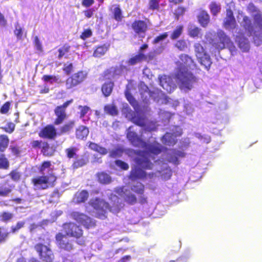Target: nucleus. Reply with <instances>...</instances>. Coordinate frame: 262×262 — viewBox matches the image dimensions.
Returning a JSON list of instances; mask_svg holds the SVG:
<instances>
[{
	"label": "nucleus",
	"mask_w": 262,
	"mask_h": 262,
	"mask_svg": "<svg viewBox=\"0 0 262 262\" xmlns=\"http://www.w3.org/2000/svg\"><path fill=\"white\" fill-rule=\"evenodd\" d=\"M136 130L134 126L129 127L127 130V138L133 145L141 147L143 151L135 159L137 166L132 170L130 179L134 181L146 178L147 174L141 168L149 169L155 166L157 170L155 173L156 176H160L163 179H169L171 176V170L168 164L161 160L155 161V164H153L149 159H155L154 156L161 152L162 146L155 141L153 142L150 140L145 142L138 136L135 132Z\"/></svg>",
	"instance_id": "obj_1"
},
{
	"label": "nucleus",
	"mask_w": 262,
	"mask_h": 262,
	"mask_svg": "<svg viewBox=\"0 0 262 262\" xmlns=\"http://www.w3.org/2000/svg\"><path fill=\"white\" fill-rule=\"evenodd\" d=\"M248 10L252 13L254 18V25L252 26L249 17L245 16L241 11H238L237 19L243 26L247 35L253 36L254 42L256 46L262 43V15L260 11L253 4H249Z\"/></svg>",
	"instance_id": "obj_2"
},
{
	"label": "nucleus",
	"mask_w": 262,
	"mask_h": 262,
	"mask_svg": "<svg viewBox=\"0 0 262 262\" xmlns=\"http://www.w3.org/2000/svg\"><path fill=\"white\" fill-rule=\"evenodd\" d=\"M180 59V61L176 62L178 71L175 74V79L179 88L188 92L193 88L196 78L187 68L193 69L195 64L192 58L186 54L181 55Z\"/></svg>",
	"instance_id": "obj_3"
},
{
	"label": "nucleus",
	"mask_w": 262,
	"mask_h": 262,
	"mask_svg": "<svg viewBox=\"0 0 262 262\" xmlns=\"http://www.w3.org/2000/svg\"><path fill=\"white\" fill-rule=\"evenodd\" d=\"M125 96L130 104L134 108L136 113L133 112L127 104L123 105L122 112L126 114V117L136 125L142 127L141 136L143 137V134L147 132H150L156 129L157 125L155 123L151 122L147 123L144 115L140 112L137 101L128 92L125 93Z\"/></svg>",
	"instance_id": "obj_4"
},
{
	"label": "nucleus",
	"mask_w": 262,
	"mask_h": 262,
	"mask_svg": "<svg viewBox=\"0 0 262 262\" xmlns=\"http://www.w3.org/2000/svg\"><path fill=\"white\" fill-rule=\"evenodd\" d=\"M110 204L106 203L103 200L96 198L92 199L90 205L94 208L96 216L104 219L107 210L114 213L118 212L123 207L119 199L115 194L111 193L109 196Z\"/></svg>",
	"instance_id": "obj_5"
},
{
	"label": "nucleus",
	"mask_w": 262,
	"mask_h": 262,
	"mask_svg": "<svg viewBox=\"0 0 262 262\" xmlns=\"http://www.w3.org/2000/svg\"><path fill=\"white\" fill-rule=\"evenodd\" d=\"M205 38L209 43L217 50H221L227 48L232 55L236 52L235 47L230 38L222 30H219L216 33L208 32L205 35Z\"/></svg>",
	"instance_id": "obj_6"
},
{
	"label": "nucleus",
	"mask_w": 262,
	"mask_h": 262,
	"mask_svg": "<svg viewBox=\"0 0 262 262\" xmlns=\"http://www.w3.org/2000/svg\"><path fill=\"white\" fill-rule=\"evenodd\" d=\"M141 88L142 89L144 92L143 93L141 92L142 97L145 96L144 101L146 102V98L148 96L152 97L155 100L159 103H167L169 102V98H168L162 92L157 90L156 92H152L151 94L148 92V87L144 84H141Z\"/></svg>",
	"instance_id": "obj_7"
},
{
	"label": "nucleus",
	"mask_w": 262,
	"mask_h": 262,
	"mask_svg": "<svg viewBox=\"0 0 262 262\" xmlns=\"http://www.w3.org/2000/svg\"><path fill=\"white\" fill-rule=\"evenodd\" d=\"M194 48L199 61L206 70H208L212 63L209 55L206 53L204 48L200 43H195L194 45Z\"/></svg>",
	"instance_id": "obj_8"
},
{
	"label": "nucleus",
	"mask_w": 262,
	"mask_h": 262,
	"mask_svg": "<svg viewBox=\"0 0 262 262\" xmlns=\"http://www.w3.org/2000/svg\"><path fill=\"white\" fill-rule=\"evenodd\" d=\"M234 7V3L231 2L229 4V8L226 9V17L224 18L223 22V26L226 30H233L235 29L237 26L235 19L231 10V8Z\"/></svg>",
	"instance_id": "obj_9"
},
{
	"label": "nucleus",
	"mask_w": 262,
	"mask_h": 262,
	"mask_svg": "<svg viewBox=\"0 0 262 262\" xmlns=\"http://www.w3.org/2000/svg\"><path fill=\"white\" fill-rule=\"evenodd\" d=\"M35 249L42 261L53 262L54 256L52 250L48 246L42 244H38L35 245Z\"/></svg>",
	"instance_id": "obj_10"
},
{
	"label": "nucleus",
	"mask_w": 262,
	"mask_h": 262,
	"mask_svg": "<svg viewBox=\"0 0 262 262\" xmlns=\"http://www.w3.org/2000/svg\"><path fill=\"white\" fill-rule=\"evenodd\" d=\"M182 129L179 126H174L172 129V133H167L162 138V142L163 144L173 146L176 143V138L181 135Z\"/></svg>",
	"instance_id": "obj_11"
},
{
	"label": "nucleus",
	"mask_w": 262,
	"mask_h": 262,
	"mask_svg": "<svg viewBox=\"0 0 262 262\" xmlns=\"http://www.w3.org/2000/svg\"><path fill=\"white\" fill-rule=\"evenodd\" d=\"M87 73L84 71H79L74 74L66 81V88L71 89L82 82L86 77Z\"/></svg>",
	"instance_id": "obj_12"
},
{
	"label": "nucleus",
	"mask_w": 262,
	"mask_h": 262,
	"mask_svg": "<svg viewBox=\"0 0 262 262\" xmlns=\"http://www.w3.org/2000/svg\"><path fill=\"white\" fill-rule=\"evenodd\" d=\"M56 178L51 175L50 177H39L32 180L36 189H44L48 187L51 182H54Z\"/></svg>",
	"instance_id": "obj_13"
},
{
	"label": "nucleus",
	"mask_w": 262,
	"mask_h": 262,
	"mask_svg": "<svg viewBox=\"0 0 262 262\" xmlns=\"http://www.w3.org/2000/svg\"><path fill=\"white\" fill-rule=\"evenodd\" d=\"M72 217L78 223L82 224L86 228H89L95 225V222L86 215L75 211L71 214Z\"/></svg>",
	"instance_id": "obj_14"
},
{
	"label": "nucleus",
	"mask_w": 262,
	"mask_h": 262,
	"mask_svg": "<svg viewBox=\"0 0 262 262\" xmlns=\"http://www.w3.org/2000/svg\"><path fill=\"white\" fill-rule=\"evenodd\" d=\"M167 161L175 165L180 163L179 159L184 158L185 154L183 151L176 149H169L166 151Z\"/></svg>",
	"instance_id": "obj_15"
},
{
	"label": "nucleus",
	"mask_w": 262,
	"mask_h": 262,
	"mask_svg": "<svg viewBox=\"0 0 262 262\" xmlns=\"http://www.w3.org/2000/svg\"><path fill=\"white\" fill-rule=\"evenodd\" d=\"M160 85L167 92L171 93L176 88V84L170 76L163 75L159 77Z\"/></svg>",
	"instance_id": "obj_16"
},
{
	"label": "nucleus",
	"mask_w": 262,
	"mask_h": 262,
	"mask_svg": "<svg viewBox=\"0 0 262 262\" xmlns=\"http://www.w3.org/2000/svg\"><path fill=\"white\" fill-rule=\"evenodd\" d=\"M73 100L71 99L64 103L63 105L57 106L55 110V113L57 117L56 120L55 121V123L57 125L62 123L63 120L66 118V114L65 113V110L67 107L72 102Z\"/></svg>",
	"instance_id": "obj_17"
},
{
	"label": "nucleus",
	"mask_w": 262,
	"mask_h": 262,
	"mask_svg": "<svg viewBox=\"0 0 262 262\" xmlns=\"http://www.w3.org/2000/svg\"><path fill=\"white\" fill-rule=\"evenodd\" d=\"M115 192L129 204H133L136 202L135 196L124 187L116 188Z\"/></svg>",
	"instance_id": "obj_18"
},
{
	"label": "nucleus",
	"mask_w": 262,
	"mask_h": 262,
	"mask_svg": "<svg viewBox=\"0 0 262 262\" xmlns=\"http://www.w3.org/2000/svg\"><path fill=\"white\" fill-rule=\"evenodd\" d=\"M63 228L68 235L79 237L82 234V230L74 223L64 224Z\"/></svg>",
	"instance_id": "obj_19"
},
{
	"label": "nucleus",
	"mask_w": 262,
	"mask_h": 262,
	"mask_svg": "<svg viewBox=\"0 0 262 262\" xmlns=\"http://www.w3.org/2000/svg\"><path fill=\"white\" fill-rule=\"evenodd\" d=\"M235 36V41L237 43L239 48L243 52H247L250 48L249 40L239 32L233 34Z\"/></svg>",
	"instance_id": "obj_20"
},
{
	"label": "nucleus",
	"mask_w": 262,
	"mask_h": 262,
	"mask_svg": "<svg viewBox=\"0 0 262 262\" xmlns=\"http://www.w3.org/2000/svg\"><path fill=\"white\" fill-rule=\"evenodd\" d=\"M56 238L57 244L60 248L67 251H70L73 249V245L70 242L67 236L59 233L56 235Z\"/></svg>",
	"instance_id": "obj_21"
},
{
	"label": "nucleus",
	"mask_w": 262,
	"mask_h": 262,
	"mask_svg": "<svg viewBox=\"0 0 262 262\" xmlns=\"http://www.w3.org/2000/svg\"><path fill=\"white\" fill-rule=\"evenodd\" d=\"M132 27L134 31L138 34L140 37H143L144 36V33L146 30L147 26L143 21H136L133 24Z\"/></svg>",
	"instance_id": "obj_22"
},
{
	"label": "nucleus",
	"mask_w": 262,
	"mask_h": 262,
	"mask_svg": "<svg viewBox=\"0 0 262 262\" xmlns=\"http://www.w3.org/2000/svg\"><path fill=\"white\" fill-rule=\"evenodd\" d=\"M56 135V130L52 125L47 126L39 133L40 137L49 139H53Z\"/></svg>",
	"instance_id": "obj_23"
},
{
	"label": "nucleus",
	"mask_w": 262,
	"mask_h": 262,
	"mask_svg": "<svg viewBox=\"0 0 262 262\" xmlns=\"http://www.w3.org/2000/svg\"><path fill=\"white\" fill-rule=\"evenodd\" d=\"M88 192L85 190L77 192L75 195L74 201L77 203L84 202L88 199Z\"/></svg>",
	"instance_id": "obj_24"
},
{
	"label": "nucleus",
	"mask_w": 262,
	"mask_h": 262,
	"mask_svg": "<svg viewBox=\"0 0 262 262\" xmlns=\"http://www.w3.org/2000/svg\"><path fill=\"white\" fill-rule=\"evenodd\" d=\"M123 67L120 66L116 68H112L108 71V74L110 76H108L109 79H116L117 77L122 73Z\"/></svg>",
	"instance_id": "obj_25"
},
{
	"label": "nucleus",
	"mask_w": 262,
	"mask_h": 262,
	"mask_svg": "<svg viewBox=\"0 0 262 262\" xmlns=\"http://www.w3.org/2000/svg\"><path fill=\"white\" fill-rule=\"evenodd\" d=\"M89 147L92 150L98 152L101 155H105L108 152L107 150L105 148L93 142H90L89 143Z\"/></svg>",
	"instance_id": "obj_26"
},
{
	"label": "nucleus",
	"mask_w": 262,
	"mask_h": 262,
	"mask_svg": "<svg viewBox=\"0 0 262 262\" xmlns=\"http://www.w3.org/2000/svg\"><path fill=\"white\" fill-rule=\"evenodd\" d=\"M198 19L203 27H206L209 21V16L207 12L201 11L198 15Z\"/></svg>",
	"instance_id": "obj_27"
},
{
	"label": "nucleus",
	"mask_w": 262,
	"mask_h": 262,
	"mask_svg": "<svg viewBox=\"0 0 262 262\" xmlns=\"http://www.w3.org/2000/svg\"><path fill=\"white\" fill-rule=\"evenodd\" d=\"M89 133V129L84 126H80L76 132V135L77 138L83 139L86 138Z\"/></svg>",
	"instance_id": "obj_28"
},
{
	"label": "nucleus",
	"mask_w": 262,
	"mask_h": 262,
	"mask_svg": "<svg viewBox=\"0 0 262 262\" xmlns=\"http://www.w3.org/2000/svg\"><path fill=\"white\" fill-rule=\"evenodd\" d=\"M97 177L99 182L102 184H109L112 181V179L110 175L104 172L98 173Z\"/></svg>",
	"instance_id": "obj_29"
},
{
	"label": "nucleus",
	"mask_w": 262,
	"mask_h": 262,
	"mask_svg": "<svg viewBox=\"0 0 262 262\" xmlns=\"http://www.w3.org/2000/svg\"><path fill=\"white\" fill-rule=\"evenodd\" d=\"M113 86V83L112 82H106L102 85L101 89L102 92L105 97H107L110 95L112 93Z\"/></svg>",
	"instance_id": "obj_30"
},
{
	"label": "nucleus",
	"mask_w": 262,
	"mask_h": 262,
	"mask_svg": "<svg viewBox=\"0 0 262 262\" xmlns=\"http://www.w3.org/2000/svg\"><path fill=\"white\" fill-rule=\"evenodd\" d=\"M145 58V55L142 53H140L138 55L132 57L130 58L128 61V63L130 65H135L138 63L140 62L143 60Z\"/></svg>",
	"instance_id": "obj_31"
},
{
	"label": "nucleus",
	"mask_w": 262,
	"mask_h": 262,
	"mask_svg": "<svg viewBox=\"0 0 262 262\" xmlns=\"http://www.w3.org/2000/svg\"><path fill=\"white\" fill-rule=\"evenodd\" d=\"M201 33V29L198 27L193 26L189 25L188 27V34L192 37H199Z\"/></svg>",
	"instance_id": "obj_32"
},
{
	"label": "nucleus",
	"mask_w": 262,
	"mask_h": 262,
	"mask_svg": "<svg viewBox=\"0 0 262 262\" xmlns=\"http://www.w3.org/2000/svg\"><path fill=\"white\" fill-rule=\"evenodd\" d=\"M9 143V139L6 136H0V151H4L7 147Z\"/></svg>",
	"instance_id": "obj_33"
},
{
	"label": "nucleus",
	"mask_w": 262,
	"mask_h": 262,
	"mask_svg": "<svg viewBox=\"0 0 262 262\" xmlns=\"http://www.w3.org/2000/svg\"><path fill=\"white\" fill-rule=\"evenodd\" d=\"M209 8L211 13L213 15H216L220 12L221 5L219 4L212 2L209 5Z\"/></svg>",
	"instance_id": "obj_34"
},
{
	"label": "nucleus",
	"mask_w": 262,
	"mask_h": 262,
	"mask_svg": "<svg viewBox=\"0 0 262 262\" xmlns=\"http://www.w3.org/2000/svg\"><path fill=\"white\" fill-rule=\"evenodd\" d=\"M104 111L111 115H116L118 113V110L116 107L113 104H108L104 107Z\"/></svg>",
	"instance_id": "obj_35"
},
{
	"label": "nucleus",
	"mask_w": 262,
	"mask_h": 262,
	"mask_svg": "<svg viewBox=\"0 0 262 262\" xmlns=\"http://www.w3.org/2000/svg\"><path fill=\"white\" fill-rule=\"evenodd\" d=\"M107 50V48L104 46L99 47L94 51L93 55L96 57H100L103 55Z\"/></svg>",
	"instance_id": "obj_36"
},
{
	"label": "nucleus",
	"mask_w": 262,
	"mask_h": 262,
	"mask_svg": "<svg viewBox=\"0 0 262 262\" xmlns=\"http://www.w3.org/2000/svg\"><path fill=\"white\" fill-rule=\"evenodd\" d=\"M42 80L46 82L53 84L54 83L58 82L59 78L53 75H44L42 77Z\"/></svg>",
	"instance_id": "obj_37"
},
{
	"label": "nucleus",
	"mask_w": 262,
	"mask_h": 262,
	"mask_svg": "<svg viewBox=\"0 0 262 262\" xmlns=\"http://www.w3.org/2000/svg\"><path fill=\"white\" fill-rule=\"evenodd\" d=\"M183 32V26H180L176 28V29L172 33L170 38L171 39H176L179 38L182 34Z\"/></svg>",
	"instance_id": "obj_38"
},
{
	"label": "nucleus",
	"mask_w": 262,
	"mask_h": 262,
	"mask_svg": "<svg viewBox=\"0 0 262 262\" xmlns=\"http://www.w3.org/2000/svg\"><path fill=\"white\" fill-rule=\"evenodd\" d=\"M51 164L50 162H48V161L44 162L42 163L41 167L40 169V172L43 174H45V173L49 172L50 171V170L51 169Z\"/></svg>",
	"instance_id": "obj_39"
},
{
	"label": "nucleus",
	"mask_w": 262,
	"mask_h": 262,
	"mask_svg": "<svg viewBox=\"0 0 262 262\" xmlns=\"http://www.w3.org/2000/svg\"><path fill=\"white\" fill-rule=\"evenodd\" d=\"M15 28L14 31L15 35L17 39H21L23 34V28L18 24L15 25Z\"/></svg>",
	"instance_id": "obj_40"
},
{
	"label": "nucleus",
	"mask_w": 262,
	"mask_h": 262,
	"mask_svg": "<svg viewBox=\"0 0 262 262\" xmlns=\"http://www.w3.org/2000/svg\"><path fill=\"white\" fill-rule=\"evenodd\" d=\"M132 189L138 193H142L144 190V186L141 183L137 182L133 185Z\"/></svg>",
	"instance_id": "obj_41"
},
{
	"label": "nucleus",
	"mask_w": 262,
	"mask_h": 262,
	"mask_svg": "<svg viewBox=\"0 0 262 262\" xmlns=\"http://www.w3.org/2000/svg\"><path fill=\"white\" fill-rule=\"evenodd\" d=\"M175 47L180 51H185L187 48V45L185 40L181 39L177 41Z\"/></svg>",
	"instance_id": "obj_42"
},
{
	"label": "nucleus",
	"mask_w": 262,
	"mask_h": 262,
	"mask_svg": "<svg viewBox=\"0 0 262 262\" xmlns=\"http://www.w3.org/2000/svg\"><path fill=\"white\" fill-rule=\"evenodd\" d=\"M168 35L167 32H165L162 34L159 35L156 37L153 41V43L157 45L160 43H162L165 39H166Z\"/></svg>",
	"instance_id": "obj_43"
},
{
	"label": "nucleus",
	"mask_w": 262,
	"mask_h": 262,
	"mask_svg": "<svg viewBox=\"0 0 262 262\" xmlns=\"http://www.w3.org/2000/svg\"><path fill=\"white\" fill-rule=\"evenodd\" d=\"M9 166L8 160L5 158L4 155H0V168H7Z\"/></svg>",
	"instance_id": "obj_44"
},
{
	"label": "nucleus",
	"mask_w": 262,
	"mask_h": 262,
	"mask_svg": "<svg viewBox=\"0 0 262 262\" xmlns=\"http://www.w3.org/2000/svg\"><path fill=\"white\" fill-rule=\"evenodd\" d=\"M33 42L35 49L39 52H42V44L37 36L34 37Z\"/></svg>",
	"instance_id": "obj_45"
},
{
	"label": "nucleus",
	"mask_w": 262,
	"mask_h": 262,
	"mask_svg": "<svg viewBox=\"0 0 262 262\" xmlns=\"http://www.w3.org/2000/svg\"><path fill=\"white\" fill-rule=\"evenodd\" d=\"M114 14L115 19L117 21H120L122 19V16L121 10L119 7H116L114 9Z\"/></svg>",
	"instance_id": "obj_46"
},
{
	"label": "nucleus",
	"mask_w": 262,
	"mask_h": 262,
	"mask_svg": "<svg viewBox=\"0 0 262 262\" xmlns=\"http://www.w3.org/2000/svg\"><path fill=\"white\" fill-rule=\"evenodd\" d=\"M70 47L67 45H65L60 48L58 50L59 55L58 58L60 59L62 57H63L69 51Z\"/></svg>",
	"instance_id": "obj_47"
},
{
	"label": "nucleus",
	"mask_w": 262,
	"mask_h": 262,
	"mask_svg": "<svg viewBox=\"0 0 262 262\" xmlns=\"http://www.w3.org/2000/svg\"><path fill=\"white\" fill-rule=\"evenodd\" d=\"M159 116L162 119H164L165 122L168 121L171 116L170 113L162 110H160L159 112Z\"/></svg>",
	"instance_id": "obj_48"
},
{
	"label": "nucleus",
	"mask_w": 262,
	"mask_h": 262,
	"mask_svg": "<svg viewBox=\"0 0 262 262\" xmlns=\"http://www.w3.org/2000/svg\"><path fill=\"white\" fill-rule=\"evenodd\" d=\"M74 126V122H70L66 124L64 126H63L61 128V132L62 133H65L67 132H68L69 130H70L72 128H73Z\"/></svg>",
	"instance_id": "obj_49"
},
{
	"label": "nucleus",
	"mask_w": 262,
	"mask_h": 262,
	"mask_svg": "<svg viewBox=\"0 0 262 262\" xmlns=\"http://www.w3.org/2000/svg\"><path fill=\"white\" fill-rule=\"evenodd\" d=\"M76 151H77V149L76 148H67L66 150V152L67 154V157L69 158H75V156H76Z\"/></svg>",
	"instance_id": "obj_50"
},
{
	"label": "nucleus",
	"mask_w": 262,
	"mask_h": 262,
	"mask_svg": "<svg viewBox=\"0 0 262 262\" xmlns=\"http://www.w3.org/2000/svg\"><path fill=\"white\" fill-rule=\"evenodd\" d=\"M87 162H88V160L86 159H81L75 161L73 163V167L75 168H77L79 167L82 166L84 165L85 164H86Z\"/></svg>",
	"instance_id": "obj_51"
},
{
	"label": "nucleus",
	"mask_w": 262,
	"mask_h": 262,
	"mask_svg": "<svg viewBox=\"0 0 262 262\" xmlns=\"http://www.w3.org/2000/svg\"><path fill=\"white\" fill-rule=\"evenodd\" d=\"M11 192V189L6 186L0 187V195L5 196H7Z\"/></svg>",
	"instance_id": "obj_52"
},
{
	"label": "nucleus",
	"mask_w": 262,
	"mask_h": 262,
	"mask_svg": "<svg viewBox=\"0 0 262 262\" xmlns=\"http://www.w3.org/2000/svg\"><path fill=\"white\" fill-rule=\"evenodd\" d=\"M122 153V150L120 148H117L113 150L110 152V156L113 158L121 156Z\"/></svg>",
	"instance_id": "obj_53"
},
{
	"label": "nucleus",
	"mask_w": 262,
	"mask_h": 262,
	"mask_svg": "<svg viewBox=\"0 0 262 262\" xmlns=\"http://www.w3.org/2000/svg\"><path fill=\"white\" fill-rule=\"evenodd\" d=\"M116 164L117 166H118V167H120L121 169H124V170H127L129 168V166L127 163H126L121 160L116 161Z\"/></svg>",
	"instance_id": "obj_54"
},
{
	"label": "nucleus",
	"mask_w": 262,
	"mask_h": 262,
	"mask_svg": "<svg viewBox=\"0 0 262 262\" xmlns=\"http://www.w3.org/2000/svg\"><path fill=\"white\" fill-rule=\"evenodd\" d=\"M78 109L80 111V117L85 116L90 111V108L86 106H79Z\"/></svg>",
	"instance_id": "obj_55"
},
{
	"label": "nucleus",
	"mask_w": 262,
	"mask_h": 262,
	"mask_svg": "<svg viewBox=\"0 0 262 262\" xmlns=\"http://www.w3.org/2000/svg\"><path fill=\"white\" fill-rule=\"evenodd\" d=\"M63 70L67 74H69L73 70V65L71 63H67L64 64Z\"/></svg>",
	"instance_id": "obj_56"
},
{
	"label": "nucleus",
	"mask_w": 262,
	"mask_h": 262,
	"mask_svg": "<svg viewBox=\"0 0 262 262\" xmlns=\"http://www.w3.org/2000/svg\"><path fill=\"white\" fill-rule=\"evenodd\" d=\"M159 0H149V7L151 9H157L159 7Z\"/></svg>",
	"instance_id": "obj_57"
},
{
	"label": "nucleus",
	"mask_w": 262,
	"mask_h": 262,
	"mask_svg": "<svg viewBox=\"0 0 262 262\" xmlns=\"http://www.w3.org/2000/svg\"><path fill=\"white\" fill-rule=\"evenodd\" d=\"M10 176L11 178V179L15 181H17L19 180L20 174L19 172H17L16 171H12L10 173Z\"/></svg>",
	"instance_id": "obj_58"
},
{
	"label": "nucleus",
	"mask_w": 262,
	"mask_h": 262,
	"mask_svg": "<svg viewBox=\"0 0 262 262\" xmlns=\"http://www.w3.org/2000/svg\"><path fill=\"white\" fill-rule=\"evenodd\" d=\"M92 34V32L90 29H87L83 31V32L81 35V38L83 39H85L91 36Z\"/></svg>",
	"instance_id": "obj_59"
},
{
	"label": "nucleus",
	"mask_w": 262,
	"mask_h": 262,
	"mask_svg": "<svg viewBox=\"0 0 262 262\" xmlns=\"http://www.w3.org/2000/svg\"><path fill=\"white\" fill-rule=\"evenodd\" d=\"M196 137L199 139H200V140L202 141L203 142L208 143L210 141V138L208 136H203L200 134H196Z\"/></svg>",
	"instance_id": "obj_60"
},
{
	"label": "nucleus",
	"mask_w": 262,
	"mask_h": 262,
	"mask_svg": "<svg viewBox=\"0 0 262 262\" xmlns=\"http://www.w3.org/2000/svg\"><path fill=\"white\" fill-rule=\"evenodd\" d=\"M10 107V103L8 102H6L1 108L0 112L2 114H6L7 113Z\"/></svg>",
	"instance_id": "obj_61"
},
{
	"label": "nucleus",
	"mask_w": 262,
	"mask_h": 262,
	"mask_svg": "<svg viewBox=\"0 0 262 262\" xmlns=\"http://www.w3.org/2000/svg\"><path fill=\"white\" fill-rule=\"evenodd\" d=\"M24 225V222H19L17 223V225L15 226H13L12 227V230L13 232H15L23 227Z\"/></svg>",
	"instance_id": "obj_62"
},
{
	"label": "nucleus",
	"mask_w": 262,
	"mask_h": 262,
	"mask_svg": "<svg viewBox=\"0 0 262 262\" xmlns=\"http://www.w3.org/2000/svg\"><path fill=\"white\" fill-rule=\"evenodd\" d=\"M15 128V125L13 123H9L7 125V127L6 128L5 130L9 133H11L13 132Z\"/></svg>",
	"instance_id": "obj_63"
},
{
	"label": "nucleus",
	"mask_w": 262,
	"mask_h": 262,
	"mask_svg": "<svg viewBox=\"0 0 262 262\" xmlns=\"http://www.w3.org/2000/svg\"><path fill=\"white\" fill-rule=\"evenodd\" d=\"M94 0H83L82 3V5L84 7H89L92 6L94 4Z\"/></svg>",
	"instance_id": "obj_64"
}]
</instances>
